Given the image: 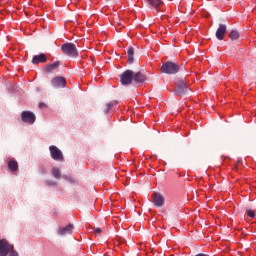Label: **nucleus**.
<instances>
[{
	"label": "nucleus",
	"instance_id": "1",
	"mask_svg": "<svg viewBox=\"0 0 256 256\" xmlns=\"http://www.w3.org/2000/svg\"><path fill=\"white\" fill-rule=\"evenodd\" d=\"M147 77L141 73H134L133 70H126L120 75V82L122 85L127 86L131 85V83H144Z\"/></svg>",
	"mask_w": 256,
	"mask_h": 256
},
{
	"label": "nucleus",
	"instance_id": "2",
	"mask_svg": "<svg viewBox=\"0 0 256 256\" xmlns=\"http://www.w3.org/2000/svg\"><path fill=\"white\" fill-rule=\"evenodd\" d=\"M61 51L71 59H77V57H79V50H77V46L74 43L66 42L62 44Z\"/></svg>",
	"mask_w": 256,
	"mask_h": 256
},
{
	"label": "nucleus",
	"instance_id": "3",
	"mask_svg": "<svg viewBox=\"0 0 256 256\" xmlns=\"http://www.w3.org/2000/svg\"><path fill=\"white\" fill-rule=\"evenodd\" d=\"M19 256V253L15 251V247L12 244H9V242L6 239L0 240V256Z\"/></svg>",
	"mask_w": 256,
	"mask_h": 256
},
{
	"label": "nucleus",
	"instance_id": "4",
	"mask_svg": "<svg viewBox=\"0 0 256 256\" xmlns=\"http://www.w3.org/2000/svg\"><path fill=\"white\" fill-rule=\"evenodd\" d=\"M181 68L178 66L177 63L167 61L162 64L160 71L161 73H165L166 75H177Z\"/></svg>",
	"mask_w": 256,
	"mask_h": 256
},
{
	"label": "nucleus",
	"instance_id": "5",
	"mask_svg": "<svg viewBox=\"0 0 256 256\" xmlns=\"http://www.w3.org/2000/svg\"><path fill=\"white\" fill-rule=\"evenodd\" d=\"M189 91V82L185 79L179 80L177 82V87L175 90L176 95H185Z\"/></svg>",
	"mask_w": 256,
	"mask_h": 256
},
{
	"label": "nucleus",
	"instance_id": "6",
	"mask_svg": "<svg viewBox=\"0 0 256 256\" xmlns=\"http://www.w3.org/2000/svg\"><path fill=\"white\" fill-rule=\"evenodd\" d=\"M50 155L54 161H65V158L63 157V152L57 148V146L52 145L49 147Z\"/></svg>",
	"mask_w": 256,
	"mask_h": 256
},
{
	"label": "nucleus",
	"instance_id": "7",
	"mask_svg": "<svg viewBox=\"0 0 256 256\" xmlns=\"http://www.w3.org/2000/svg\"><path fill=\"white\" fill-rule=\"evenodd\" d=\"M152 203H154L155 207L161 208L165 205V198L159 192H154L152 194Z\"/></svg>",
	"mask_w": 256,
	"mask_h": 256
},
{
	"label": "nucleus",
	"instance_id": "8",
	"mask_svg": "<svg viewBox=\"0 0 256 256\" xmlns=\"http://www.w3.org/2000/svg\"><path fill=\"white\" fill-rule=\"evenodd\" d=\"M21 119L23 123H29V125H33L35 123V114L31 111H23L21 114Z\"/></svg>",
	"mask_w": 256,
	"mask_h": 256
},
{
	"label": "nucleus",
	"instance_id": "9",
	"mask_svg": "<svg viewBox=\"0 0 256 256\" xmlns=\"http://www.w3.org/2000/svg\"><path fill=\"white\" fill-rule=\"evenodd\" d=\"M225 33H227V25L219 24V27L216 30V38L218 41H223V39H225Z\"/></svg>",
	"mask_w": 256,
	"mask_h": 256
},
{
	"label": "nucleus",
	"instance_id": "10",
	"mask_svg": "<svg viewBox=\"0 0 256 256\" xmlns=\"http://www.w3.org/2000/svg\"><path fill=\"white\" fill-rule=\"evenodd\" d=\"M145 3L147 4L148 7L156 9V11H159L163 6V1L161 0H145Z\"/></svg>",
	"mask_w": 256,
	"mask_h": 256
},
{
	"label": "nucleus",
	"instance_id": "11",
	"mask_svg": "<svg viewBox=\"0 0 256 256\" xmlns=\"http://www.w3.org/2000/svg\"><path fill=\"white\" fill-rule=\"evenodd\" d=\"M73 229H75V226L73 224H68L64 228L58 229V235H72Z\"/></svg>",
	"mask_w": 256,
	"mask_h": 256
},
{
	"label": "nucleus",
	"instance_id": "12",
	"mask_svg": "<svg viewBox=\"0 0 256 256\" xmlns=\"http://www.w3.org/2000/svg\"><path fill=\"white\" fill-rule=\"evenodd\" d=\"M51 83L53 85V87H65V83H67V81L65 80L64 77H55L51 80Z\"/></svg>",
	"mask_w": 256,
	"mask_h": 256
},
{
	"label": "nucleus",
	"instance_id": "13",
	"mask_svg": "<svg viewBox=\"0 0 256 256\" xmlns=\"http://www.w3.org/2000/svg\"><path fill=\"white\" fill-rule=\"evenodd\" d=\"M33 65H39V63H47V56L43 53L35 55L32 59Z\"/></svg>",
	"mask_w": 256,
	"mask_h": 256
},
{
	"label": "nucleus",
	"instance_id": "14",
	"mask_svg": "<svg viewBox=\"0 0 256 256\" xmlns=\"http://www.w3.org/2000/svg\"><path fill=\"white\" fill-rule=\"evenodd\" d=\"M60 65H61V62H59V61H56L52 64H47L44 67V71H45V73H53V71H55L56 69H59Z\"/></svg>",
	"mask_w": 256,
	"mask_h": 256
},
{
	"label": "nucleus",
	"instance_id": "15",
	"mask_svg": "<svg viewBox=\"0 0 256 256\" xmlns=\"http://www.w3.org/2000/svg\"><path fill=\"white\" fill-rule=\"evenodd\" d=\"M128 55V63L131 65L134 61L135 49L133 47H129L127 50Z\"/></svg>",
	"mask_w": 256,
	"mask_h": 256
},
{
	"label": "nucleus",
	"instance_id": "16",
	"mask_svg": "<svg viewBox=\"0 0 256 256\" xmlns=\"http://www.w3.org/2000/svg\"><path fill=\"white\" fill-rule=\"evenodd\" d=\"M117 103H118L117 100H114V101L109 102L108 104H106V106L103 109L105 115H107V113H109V111L112 110L113 107H115V105H117Z\"/></svg>",
	"mask_w": 256,
	"mask_h": 256
},
{
	"label": "nucleus",
	"instance_id": "17",
	"mask_svg": "<svg viewBox=\"0 0 256 256\" xmlns=\"http://www.w3.org/2000/svg\"><path fill=\"white\" fill-rule=\"evenodd\" d=\"M8 168L12 171L15 172L17 169H19V164L15 160H10L8 162Z\"/></svg>",
	"mask_w": 256,
	"mask_h": 256
},
{
	"label": "nucleus",
	"instance_id": "18",
	"mask_svg": "<svg viewBox=\"0 0 256 256\" xmlns=\"http://www.w3.org/2000/svg\"><path fill=\"white\" fill-rule=\"evenodd\" d=\"M229 38L231 39V41H237V39H239V31L232 30L229 34Z\"/></svg>",
	"mask_w": 256,
	"mask_h": 256
},
{
	"label": "nucleus",
	"instance_id": "19",
	"mask_svg": "<svg viewBox=\"0 0 256 256\" xmlns=\"http://www.w3.org/2000/svg\"><path fill=\"white\" fill-rule=\"evenodd\" d=\"M51 173L55 179H59L61 177V170L57 167L52 168Z\"/></svg>",
	"mask_w": 256,
	"mask_h": 256
},
{
	"label": "nucleus",
	"instance_id": "20",
	"mask_svg": "<svg viewBox=\"0 0 256 256\" xmlns=\"http://www.w3.org/2000/svg\"><path fill=\"white\" fill-rule=\"evenodd\" d=\"M62 179H65V181H68L69 183H73L74 182L73 178H71V177H69L67 175L62 176Z\"/></svg>",
	"mask_w": 256,
	"mask_h": 256
},
{
	"label": "nucleus",
	"instance_id": "21",
	"mask_svg": "<svg viewBox=\"0 0 256 256\" xmlns=\"http://www.w3.org/2000/svg\"><path fill=\"white\" fill-rule=\"evenodd\" d=\"M247 215L248 217H250L251 219H253V217H255V212L253 210H248L247 211Z\"/></svg>",
	"mask_w": 256,
	"mask_h": 256
},
{
	"label": "nucleus",
	"instance_id": "22",
	"mask_svg": "<svg viewBox=\"0 0 256 256\" xmlns=\"http://www.w3.org/2000/svg\"><path fill=\"white\" fill-rule=\"evenodd\" d=\"M94 233H97V235H101V233H103V230L101 228H94Z\"/></svg>",
	"mask_w": 256,
	"mask_h": 256
},
{
	"label": "nucleus",
	"instance_id": "23",
	"mask_svg": "<svg viewBox=\"0 0 256 256\" xmlns=\"http://www.w3.org/2000/svg\"><path fill=\"white\" fill-rule=\"evenodd\" d=\"M47 185H50V187H55L57 185V182H55V181H48Z\"/></svg>",
	"mask_w": 256,
	"mask_h": 256
},
{
	"label": "nucleus",
	"instance_id": "24",
	"mask_svg": "<svg viewBox=\"0 0 256 256\" xmlns=\"http://www.w3.org/2000/svg\"><path fill=\"white\" fill-rule=\"evenodd\" d=\"M43 105H45V104H39V107H42Z\"/></svg>",
	"mask_w": 256,
	"mask_h": 256
}]
</instances>
